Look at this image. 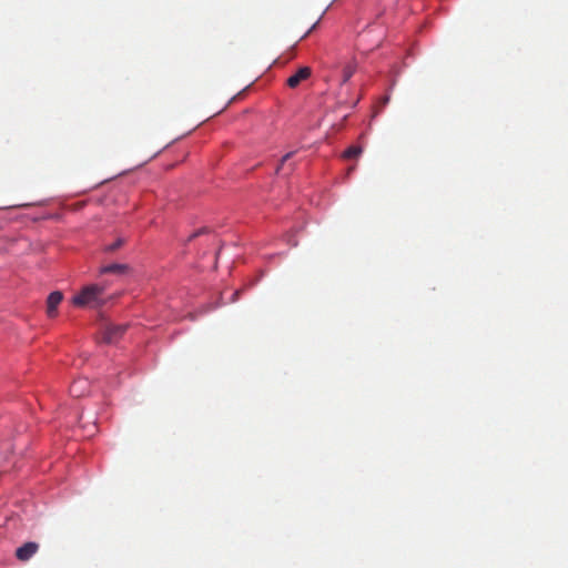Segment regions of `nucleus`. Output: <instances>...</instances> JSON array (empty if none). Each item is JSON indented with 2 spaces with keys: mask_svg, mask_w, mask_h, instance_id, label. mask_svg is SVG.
<instances>
[{
  "mask_svg": "<svg viewBox=\"0 0 568 568\" xmlns=\"http://www.w3.org/2000/svg\"><path fill=\"white\" fill-rule=\"evenodd\" d=\"M123 243H124V241L122 239H118L113 243L106 245L105 246V251L110 252V253L115 252L116 250H119L123 245Z\"/></svg>",
  "mask_w": 568,
  "mask_h": 568,
  "instance_id": "obj_9",
  "label": "nucleus"
},
{
  "mask_svg": "<svg viewBox=\"0 0 568 568\" xmlns=\"http://www.w3.org/2000/svg\"><path fill=\"white\" fill-rule=\"evenodd\" d=\"M105 291V287L103 285L99 284H91L88 286H84L79 294H77L72 298V303L75 306L84 307V306H91L95 307L100 305L102 295Z\"/></svg>",
  "mask_w": 568,
  "mask_h": 568,
  "instance_id": "obj_1",
  "label": "nucleus"
},
{
  "mask_svg": "<svg viewBox=\"0 0 568 568\" xmlns=\"http://www.w3.org/2000/svg\"><path fill=\"white\" fill-rule=\"evenodd\" d=\"M63 300V294L60 291H54L50 293V295L47 298V315L49 317H55L58 314V305Z\"/></svg>",
  "mask_w": 568,
  "mask_h": 568,
  "instance_id": "obj_4",
  "label": "nucleus"
},
{
  "mask_svg": "<svg viewBox=\"0 0 568 568\" xmlns=\"http://www.w3.org/2000/svg\"><path fill=\"white\" fill-rule=\"evenodd\" d=\"M125 331L126 325L124 324H106L103 327L102 341L106 344L115 343L122 337Z\"/></svg>",
  "mask_w": 568,
  "mask_h": 568,
  "instance_id": "obj_2",
  "label": "nucleus"
},
{
  "mask_svg": "<svg viewBox=\"0 0 568 568\" xmlns=\"http://www.w3.org/2000/svg\"><path fill=\"white\" fill-rule=\"evenodd\" d=\"M362 153V148L361 146H356V145H352L349 146L348 149H346L343 153V158L345 159H354V158H357L359 154Z\"/></svg>",
  "mask_w": 568,
  "mask_h": 568,
  "instance_id": "obj_8",
  "label": "nucleus"
},
{
  "mask_svg": "<svg viewBox=\"0 0 568 568\" xmlns=\"http://www.w3.org/2000/svg\"><path fill=\"white\" fill-rule=\"evenodd\" d=\"M311 73H312V70L311 68L308 67H302L297 70V72L293 75H291L287 80H286V84L294 89L296 87H298V84L308 79L311 77Z\"/></svg>",
  "mask_w": 568,
  "mask_h": 568,
  "instance_id": "obj_5",
  "label": "nucleus"
},
{
  "mask_svg": "<svg viewBox=\"0 0 568 568\" xmlns=\"http://www.w3.org/2000/svg\"><path fill=\"white\" fill-rule=\"evenodd\" d=\"M39 550V544L28 541L16 550V557L20 561H28Z\"/></svg>",
  "mask_w": 568,
  "mask_h": 568,
  "instance_id": "obj_3",
  "label": "nucleus"
},
{
  "mask_svg": "<svg viewBox=\"0 0 568 568\" xmlns=\"http://www.w3.org/2000/svg\"><path fill=\"white\" fill-rule=\"evenodd\" d=\"M292 155L293 152H288L282 158L281 165L277 168V172L283 168L284 163L292 158Z\"/></svg>",
  "mask_w": 568,
  "mask_h": 568,
  "instance_id": "obj_12",
  "label": "nucleus"
},
{
  "mask_svg": "<svg viewBox=\"0 0 568 568\" xmlns=\"http://www.w3.org/2000/svg\"><path fill=\"white\" fill-rule=\"evenodd\" d=\"M315 26H316V24H313V26H312V28H311V29L305 33V36H304V37H306V36H307V34H308L313 29H315Z\"/></svg>",
  "mask_w": 568,
  "mask_h": 568,
  "instance_id": "obj_13",
  "label": "nucleus"
},
{
  "mask_svg": "<svg viewBox=\"0 0 568 568\" xmlns=\"http://www.w3.org/2000/svg\"><path fill=\"white\" fill-rule=\"evenodd\" d=\"M85 383H87L85 381H78V382L73 383L70 388L71 394L73 396H81L82 393L80 392V388H81L82 384H85Z\"/></svg>",
  "mask_w": 568,
  "mask_h": 568,
  "instance_id": "obj_10",
  "label": "nucleus"
},
{
  "mask_svg": "<svg viewBox=\"0 0 568 568\" xmlns=\"http://www.w3.org/2000/svg\"><path fill=\"white\" fill-rule=\"evenodd\" d=\"M207 232H209V230H207L206 227H202V229H200V230L195 231L194 233H192V234L189 236L187 241H192V240H194L195 237H197V236H200V235H202V234H205V233H207Z\"/></svg>",
  "mask_w": 568,
  "mask_h": 568,
  "instance_id": "obj_11",
  "label": "nucleus"
},
{
  "mask_svg": "<svg viewBox=\"0 0 568 568\" xmlns=\"http://www.w3.org/2000/svg\"><path fill=\"white\" fill-rule=\"evenodd\" d=\"M355 70H356V65L353 62H348L343 68V83H346L353 77V74L355 73Z\"/></svg>",
  "mask_w": 568,
  "mask_h": 568,
  "instance_id": "obj_7",
  "label": "nucleus"
},
{
  "mask_svg": "<svg viewBox=\"0 0 568 568\" xmlns=\"http://www.w3.org/2000/svg\"><path fill=\"white\" fill-rule=\"evenodd\" d=\"M130 271V266L128 264L113 263L109 265H104L100 268V274H115V275H125Z\"/></svg>",
  "mask_w": 568,
  "mask_h": 568,
  "instance_id": "obj_6",
  "label": "nucleus"
}]
</instances>
